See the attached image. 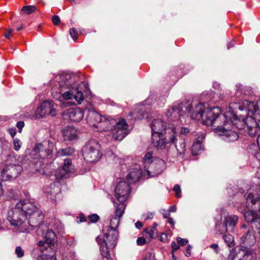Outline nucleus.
<instances>
[{
  "label": "nucleus",
  "mask_w": 260,
  "mask_h": 260,
  "mask_svg": "<svg viewBox=\"0 0 260 260\" xmlns=\"http://www.w3.org/2000/svg\"><path fill=\"white\" fill-rule=\"evenodd\" d=\"M114 204L115 207L114 214L110 220V225L106 227H109L111 230H117L120 218L124 212L125 205L124 203L117 204L115 202H114Z\"/></svg>",
  "instance_id": "2eb2a0df"
},
{
  "label": "nucleus",
  "mask_w": 260,
  "mask_h": 260,
  "mask_svg": "<svg viewBox=\"0 0 260 260\" xmlns=\"http://www.w3.org/2000/svg\"><path fill=\"white\" fill-rule=\"evenodd\" d=\"M174 191L175 192L177 198H179L181 197V188L179 185L176 184L173 188Z\"/></svg>",
  "instance_id": "79ce46f5"
},
{
  "label": "nucleus",
  "mask_w": 260,
  "mask_h": 260,
  "mask_svg": "<svg viewBox=\"0 0 260 260\" xmlns=\"http://www.w3.org/2000/svg\"><path fill=\"white\" fill-rule=\"evenodd\" d=\"M135 226L137 229H140L143 226V223L140 221H137L135 223Z\"/></svg>",
  "instance_id": "bf43d9fd"
},
{
  "label": "nucleus",
  "mask_w": 260,
  "mask_h": 260,
  "mask_svg": "<svg viewBox=\"0 0 260 260\" xmlns=\"http://www.w3.org/2000/svg\"><path fill=\"white\" fill-rule=\"evenodd\" d=\"M152 144L157 149H164L166 148V145L168 143L165 139L163 134L152 135Z\"/></svg>",
  "instance_id": "393cba45"
},
{
  "label": "nucleus",
  "mask_w": 260,
  "mask_h": 260,
  "mask_svg": "<svg viewBox=\"0 0 260 260\" xmlns=\"http://www.w3.org/2000/svg\"><path fill=\"white\" fill-rule=\"evenodd\" d=\"M178 153L180 155H182L184 153L186 150V145L184 142H182L179 144V145L176 146Z\"/></svg>",
  "instance_id": "e433bc0d"
},
{
  "label": "nucleus",
  "mask_w": 260,
  "mask_h": 260,
  "mask_svg": "<svg viewBox=\"0 0 260 260\" xmlns=\"http://www.w3.org/2000/svg\"><path fill=\"white\" fill-rule=\"evenodd\" d=\"M62 115L64 119L79 122L82 119L84 113L80 108H70L64 111Z\"/></svg>",
  "instance_id": "f3484780"
},
{
  "label": "nucleus",
  "mask_w": 260,
  "mask_h": 260,
  "mask_svg": "<svg viewBox=\"0 0 260 260\" xmlns=\"http://www.w3.org/2000/svg\"><path fill=\"white\" fill-rule=\"evenodd\" d=\"M87 121L89 125L97 128L99 131H109L111 128L110 125L115 123V120L102 117L101 114L93 110H88Z\"/></svg>",
  "instance_id": "423d86ee"
},
{
  "label": "nucleus",
  "mask_w": 260,
  "mask_h": 260,
  "mask_svg": "<svg viewBox=\"0 0 260 260\" xmlns=\"http://www.w3.org/2000/svg\"><path fill=\"white\" fill-rule=\"evenodd\" d=\"M205 137V135L202 134L201 135V138L199 137V140H197L193 143L191 149L192 153L193 155H197L203 151V146L201 143V141L199 140V139L203 140Z\"/></svg>",
  "instance_id": "cd10ccee"
},
{
  "label": "nucleus",
  "mask_w": 260,
  "mask_h": 260,
  "mask_svg": "<svg viewBox=\"0 0 260 260\" xmlns=\"http://www.w3.org/2000/svg\"><path fill=\"white\" fill-rule=\"evenodd\" d=\"M70 34L72 38L76 41L78 38V32L77 30L74 28H71L70 29Z\"/></svg>",
  "instance_id": "a19ab883"
},
{
  "label": "nucleus",
  "mask_w": 260,
  "mask_h": 260,
  "mask_svg": "<svg viewBox=\"0 0 260 260\" xmlns=\"http://www.w3.org/2000/svg\"><path fill=\"white\" fill-rule=\"evenodd\" d=\"M186 109L192 119L202 120L203 124L208 126H213L215 132L217 135L223 136L225 141L232 142L238 139L237 133L230 129L234 124L231 118L228 119V116L225 114H215L214 111L216 109V108H209L208 105L205 103L193 102L190 104L188 103Z\"/></svg>",
  "instance_id": "f257e3e1"
},
{
  "label": "nucleus",
  "mask_w": 260,
  "mask_h": 260,
  "mask_svg": "<svg viewBox=\"0 0 260 260\" xmlns=\"http://www.w3.org/2000/svg\"><path fill=\"white\" fill-rule=\"evenodd\" d=\"M142 171L139 166H136L132 169L126 176V180L129 183H134L137 181L142 176Z\"/></svg>",
  "instance_id": "b1692460"
},
{
  "label": "nucleus",
  "mask_w": 260,
  "mask_h": 260,
  "mask_svg": "<svg viewBox=\"0 0 260 260\" xmlns=\"http://www.w3.org/2000/svg\"><path fill=\"white\" fill-rule=\"evenodd\" d=\"M165 168V162L162 159H158L147 170L149 177H154L161 174Z\"/></svg>",
  "instance_id": "a211bd4d"
},
{
  "label": "nucleus",
  "mask_w": 260,
  "mask_h": 260,
  "mask_svg": "<svg viewBox=\"0 0 260 260\" xmlns=\"http://www.w3.org/2000/svg\"><path fill=\"white\" fill-rule=\"evenodd\" d=\"M15 253L18 257H21L24 255V251L20 246H18L16 248Z\"/></svg>",
  "instance_id": "37998d69"
},
{
  "label": "nucleus",
  "mask_w": 260,
  "mask_h": 260,
  "mask_svg": "<svg viewBox=\"0 0 260 260\" xmlns=\"http://www.w3.org/2000/svg\"><path fill=\"white\" fill-rule=\"evenodd\" d=\"M49 114L51 116L56 115V111L53 107V103L52 101L43 102L36 110L35 116L36 118H41Z\"/></svg>",
  "instance_id": "ddd939ff"
},
{
  "label": "nucleus",
  "mask_w": 260,
  "mask_h": 260,
  "mask_svg": "<svg viewBox=\"0 0 260 260\" xmlns=\"http://www.w3.org/2000/svg\"><path fill=\"white\" fill-rule=\"evenodd\" d=\"M131 191L128 182H119L115 188V197L120 203H123L127 199Z\"/></svg>",
  "instance_id": "4468645a"
},
{
  "label": "nucleus",
  "mask_w": 260,
  "mask_h": 260,
  "mask_svg": "<svg viewBox=\"0 0 260 260\" xmlns=\"http://www.w3.org/2000/svg\"><path fill=\"white\" fill-rule=\"evenodd\" d=\"M176 211V207L175 206H172L169 209V212H175Z\"/></svg>",
  "instance_id": "e2e57ef3"
},
{
  "label": "nucleus",
  "mask_w": 260,
  "mask_h": 260,
  "mask_svg": "<svg viewBox=\"0 0 260 260\" xmlns=\"http://www.w3.org/2000/svg\"><path fill=\"white\" fill-rule=\"evenodd\" d=\"M13 31L12 29H9L8 30L7 32L4 34V36L7 38L10 39V36L12 34Z\"/></svg>",
  "instance_id": "6e6d98bb"
},
{
  "label": "nucleus",
  "mask_w": 260,
  "mask_h": 260,
  "mask_svg": "<svg viewBox=\"0 0 260 260\" xmlns=\"http://www.w3.org/2000/svg\"><path fill=\"white\" fill-rule=\"evenodd\" d=\"M169 214H166V213H165V214H163V216H164V217L165 218H168V216H169Z\"/></svg>",
  "instance_id": "774afa93"
},
{
  "label": "nucleus",
  "mask_w": 260,
  "mask_h": 260,
  "mask_svg": "<svg viewBox=\"0 0 260 260\" xmlns=\"http://www.w3.org/2000/svg\"><path fill=\"white\" fill-rule=\"evenodd\" d=\"M22 168L19 165L7 164L2 171H0V176L3 179L11 180L16 178L22 172Z\"/></svg>",
  "instance_id": "f8f14e48"
},
{
  "label": "nucleus",
  "mask_w": 260,
  "mask_h": 260,
  "mask_svg": "<svg viewBox=\"0 0 260 260\" xmlns=\"http://www.w3.org/2000/svg\"><path fill=\"white\" fill-rule=\"evenodd\" d=\"M10 144L5 140H0V156L9 155Z\"/></svg>",
  "instance_id": "c85d7f7f"
},
{
  "label": "nucleus",
  "mask_w": 260,
  "mask_h": 260,
  "mask_svg": "<svg viewBox=\"0 0 260 260\" xmlns=\"http://www.w3.org/2000/svg\"><path fill=\"white\" fill-rule=\"evenodd\" d=\"M163 135L168 143H174L178 136L176 127L172 125H169L167 128L165 129Z\"/></svg>",
  "instance_id": "aec40b11"
},
{
  "label": "nucleus",
  "mask_w": 260,
  "mask_h": 260,
  "mask_svg": "<svg viewBox=\"0 0 260 260\" xmlns=\"http://www.w3.org/2000/svg\"><path fill=\"white\" fill-rule=\"evenodd\" d=\"M55 79L56 84L52 88L53 93H58L66 100L74 98L76 91L75 77L69 74H63L57 76Z\"/></svg>",
  "instance_id": "7ed1b4c3"
},
{
  "label": "nucleus",
  "mask_w": 260,
  "mask_h": 260,
  "mask_svg": "<svg viewBox=\"0 0 260 260\" xmlns=\"http://www.w3.org/2000/svg\"><path fill=\"white\" fill-rule=\"evenodd\" d=\"M189 131L187 127H182L180 130V134L182 135H186L189 133Z\"/></svg>",
  "instance_id": "603ef678"
},
{
  "label": "nucleus",
  "mask_w": 260,
  "mask_h": 260,
  "mask_svg": "<svg viewBox=\"0 0 260 260\" xmlns=\"http://www.w3.org/2000/svg\"><path fill=\"white\" fill-rule=\"evenodd\" d=\"M237 220L238 217L236 215L226 216L221 222L216 223V231L220 234H224L228 231V226L231 231H233Z\"/></svg>",
  "instance_id": "9d476101"
},
{
  "label": "nucleus",
  "mask_w": 260,
  "mask_h": 260,
  "mask_svg": "<svg viewBox=\"0 0 260 260\" xmlns=\"http://www.w3.org/2000/svg\"><path fill=\"white\" fill-rule=\"evenodd\" d=\"M36 165L37 166H41L42 165H43V161L39 160L36 162Z\"/></svg>",
  "instance_id": "0e129e2a"
},
{
  "label": "nucleus",
  "mask_w": 260,
  "mask_h": 260,
  "mask_svg": "<svg viewBox=\"0 0 260 260\" xmlns=\"http://www.w3.org/2000/svg\"><path fill=\"white\" fill-rule=\"evenodd\" d=\"M182 114V105L179 104L169 109L167 112L166 115L171 120H176L181 118Z\"/></svg>",
  "instance_id": "6ab92c4d"
},
{
  "label": "nucleus",
  "mask_w": 260,
  "mask_h": 260,
  "mask_svg": "<svg viewBox=\"0 0 260 260\" xmlns=\"http://www.w3.org/2000/svg\"><path fill=\"white\" fill-rule=\"evenodd\" d=\"M74 149L71 147H67L64 149H60L57 152V156L58 157H61L67 155H70L74 153Z\"/></svg>",
  "instance_id": "2f4dec72"
},
{
  "label": "nucleus",
  "mask_w": 260,
  "mask_h": 260,
  "mask_svg": "<svg viewBox=\"0 0 260 260\" xmlns=\"http://www.w3.org/2000/svg\"><path fill=\"white\" fill-rule=\"evenodd\" d=\"M29 196L26 195V199L20 200L8 212L7 219L16 232H28L32 227L38 226L43 220V214L36 206L34 200L30 199Z\"/></svg>",
  "instance_id": "f03ea898"
},
{
  "label": "nucleus",
  "mask_w": 260,
  "mask_h": 260,
  "mask_svg": "<svg viewBox=\"0 0 260 260\" xmlns=\"http://www.w3.org/2000/svg\"><path fill=\"white\" fill-rule=\"evenodd\" d=\"M55 237V234L52 230H48L47 232L45 240L49 246V251L51 254H47V253H44L40 254L38 256L37 260H56L55 256V250L53 248Z\"/></svg>",
  "instance_id": "1a4fd4ad"
},
{
  "label": "nucleus",
  "mask_w": 260,
  "mask_h": 260,
  "mask_svg": "<svg viewBox=\"0 0 260 260\" xmlns=\"http://www.w3.org/2000/svg\"><path fill=\"white\" fill-rule=\"evenodd\" d=\"M256 255L255 252L252 250H246L243 254L242 257L239 260H256Z\"/></svg>",
  "instance_id": "7c9ffc66"
},
{
  "label": "nucleus",
  "mask_w": 260,
  "mask_h": 260,
  "mask_svg": "<svg viewBox=\"0 0 260 260\" xmlns=\"http://www.w3.org/2000/svg\"><path fill=\"white\" fill-rule=\"evenodd\" d=\"M137 243L139 245H143L145 244L146 240L144 238L139 237L137 240Z\"/></svg>",
  "instance_id": "09e8293b"
},
{
  "label": "nucleus",
  "mask_w": 260,
  "mask_h": 260,
  "mask_svg": "<svg viewBox=\"0 0 260 260\" xmlns=\"http://www.w3.org/2000/svg\"><path fill=\"white\" fill-rule=\"evenodd\" d=\"M63 136L64 140H73L77 137V131L74 128L67 127L62 131Z\"/></svg>",
  "instance_id": "bb28decb"
},
{
  "label": "nucleus",
  "mask_w": 260,
  "mask_h": 260,
  "mask_svg": "<svg viewBox=\"0 0 260 260\" xmlns=\"http://www.w3.org/2000/svg\"><path fill=\"white\" fill-rule=\"evenodd\" d=\"M36 9V7L34 5H29L23 7L21 11H24L27 14H30L31 13L34 12Z\"/></svg>",
  "instance_id": "4c0bfd02"
},
{
  "label": "nucleus",
  "mask_w": 260,
  "mask_h": 260,
  "mask_svg": "<svg viewBox=\"0 0 260 260\" xmlns=\"http://www.w3.org/2000/svg\"><path fill=\"white\" fill-rule=\"evenodd\" d=\"M210 247L214 250L216 253H218V245L217 244H211Z\"/></svg>",
  "instance_id": "5fc2aeb1"
},
{
  "label": "nucleus",
  "mask_w": 260,
  "mask_h": 260,
  "mask_svg": "<svg viewBox=\"0 0 260 260\" xmlns=\"http://www.w3.org/2000/svg\"><path fill=\"white\" fill-rule=\"evenodd\" d=\"M171 247L172 248L171 252H174L175 251L179 249L180 246L178 244H177L175 242H172L171 243Z\"/></svg>",
  "instance_id": "49530a36"
},
{
  "label": "nucleus",
  "mask_w": 260,
  "mask_h": 260,
  "mask_svg": "<svg viewBox=\"0 0 260 260\" xmlns=\"http://www.w3.org/2000/svg\"><path fill=\"white\" fill-rule=\"evenodd\" d=\"M167 235L165 233H162L161 235L160 239L161 241H165L166 240V239H167Z\"/></svg>",
  "instance_id": "052dcab7"
},
{
  "label": "nucleus",
  "mask_w": 260,
  "mask_h": 260,
  "mask_svg": "<svg viewBox=\"0 0 260 260\" xmlns=\"http://www.w3.org/2000/svg\"><path fill=\"white\" fill-rule=\"evenodd\" d=\"M104 238L100 236L96 238V242L100 245L101 254L107 259L110 257V252L116 246L118 237V230L110 229L105 227L103 229Z\"/></svg>",
  "instance_id": "39448f33"
},
{
  "label": "nucleus",
  "mask_w": 260,
  "mask_h": 260,
  "mask_svg": "<svg viewBox=\"0 0 260 260\" xmlns=\"http://www.w3.org/2000/svg\"><path fill=\"white\" fill-rule=\"evenodd\" d=\"M51 187L54 190L53 191H50V193L51 195L52 194H56L57 191H58V187H56L54 184L51 185Z\"/></svg>",
  "instance_id": "864d4df0"
},
{
  "label": "nucleus",
  "mask_w": 260,
  "mask_h": 260,
  "mask_svg": "<svg viewBox=\"0 0 260 260\" xmlns=\"http://www.w3.org/2000/svg\"><path fill=\"white\" fill-rule=\"evenodd\" d=\"M9 134H10V135L12 137H14L15 136V134H16V131L13 128H10L9 129Z\"/></svg>",
  "instance_id": "4d7b16f0"
},
{
  "label": "nucleus",
  "mask_w": 260,
  "mask_h": 260,
  "mask_svg": "<svg viewBox=\"0 0 260 260\" xmlns=\"http://www.w3.org/2000/svg\"><path fill=\"white\" fill-rule=\"evenodd\" d=\"M152 154L150 152L146 153L143 158L142 161L144 165V169L146 172L148 167L149 168L151 166V165L152 164Z\"/></svg>",
  "instance_id": "c756f323"
},
{
  "label": "nucleus",
  "mask_w": 260,
  "mask_h": 260,
  "mask_svg": "<svg viewBox=\"0 0 260 260\" xmlns=\"http://www.w3.org/2000/svg\"><path fill=\"white\" fill-rule=\"evenodd\" d=\"M23 28V25L22 24H21L20 27L17 28V30L19 31V30H21V29H22Z\"/></svg>",
  "instance_id": "338daca9"
},
{
  "label": "nucleus",
  "mask_w": 260,
  "mask_h": 260,
  "mask_svg": "<svg viewBox=\"0 0 260 260\" xmlns=\"http://www.w3.org/2000/svg\"><path fill=\"white\" fill-rule=\"evenodd\" d=\"M166 124L160 119L154 120L151 124L152 135H162L165 129L167 128Z\"/></svg>",
  "instance_id": "412c9836"
},
{
  "label": "nucleus",
  "mask_w": 260,
  "mask_h": 260,
  "mask_svg": "<svg viewBox=\"0 0 260 260\" xmlns=\"http://www.w3.org/2000/svg\"><path fill=\"white\" fill-rule=\"evenodd\" d=\"M13 143L14 145V149L16 151L19 150L21 146V142L20 140L17 138H15L13 140Z\"/></svg>",
  "instance_id": "58836bf2"
},
{
  "label": "nucleus",
  "mask_w": 260,
  "mask_h": 260,
  "mask_svg": "<svg viewBox=\"0 0 260 260\" xmlns=\"http://www.w3.org/2000/svg\"><path fill=\"white\" fill-rule=\"evenodd\" d=\"M174 252H171L172 255V260H177V258L174 255Z\"/></svg>",
  "instance_id": "69168bd1"
},
{
  "label": "nucleus",
  "mask_w": 260,
  "mask_h": 260,
  "mask_svg": "<svg viewBox=\"0 0 260 260\" xmlns=\"http://www.w3.org/2000/svg\"><path fill=\"white\" fill-rule=\"evenodd\" d=\"M153 212H147L142 215V219L144 220L152 219L153 218Z\"/></svg>",
  "instance_id": "ea45409f"
},
{
  "label": "nucleus",
  "mask_w": 260,
  "mask_h": 260,
  "mask_svg": "<svg viewBox=\"0 0 260 260\" xmlns=\"http://www.w3.org/2000/svg\"><path fill=\"white\" fill-rule=\"evenodd\" d=\"M88 219L92 222H96L99 219V216L97 214H93L88 216Z\"/></svg>",
  "instance_id": "c03bdc74"
},
{
  "label": "nucleus",
  "mask_w": 260,
  "mask_h": 260,
  "mask_svg": "<svg viewBox=\"0 0 260 260\" xmlns=\"http://www.w3.org/2000/svg\"><path fill=\"white\" fill-rule=\"evenodd\" d=\"M99 143L94 140L89 141L82 149L84 159L89 163H93L99 160L102 154Z\"/></svg>",
  "instance_id": "0eeeda50"
},
{
  "label": "nucleus",
  "mask_w": 260,
  "mask_h": 260,
  "mask_svg": "<svg viewBox=\"0 0 260 260\" xmlns=\"http://www.w3.org/2000/svg\"><path fill=\"white\" fill-rule=\"evenodd\" d=\"M168 222L170 224L172 225L173 226L175 224V221H174L173 219L171 217H169L168 219Z\"/></svg>",
  "instance_id": "680f3d73"
},
{
  "label": "nucleus",
  "mask_w": 260,
  "mask_h": 260,
  "mask_svg": "<svg viewBox=\"0 0 260 260\" xmlns=\"http://www.w3.org/2000/svg\"><path fill=\"white\" fill-rule=\"evenodd\" d=\"M145 232L151 239L154 238L157 234V230L155 227H148L145 230Z\"/></svg>",
  "instance_id": "72a5a7b5"
},
{
  "label": "nucleus",
  "mask_w": 260,
  "mask_h": 260,
  "mask_svg": "<svg viewBox=\"0 0 260 260\" xmlns=\"http://www.w3.org/2000/svg\"><path fill=\"white\" fill-rule=\"evenodd\" d=\"M60 171V177L66 178L70 174H73L75 172L74 167L72 163V161L69 158H66L64 160Z\"/></svg>",
  "instance_id": "5701e85b"
},
{
  "label": "nucleus",
  "mask_w": 260,
  "mask_h": 260,
  "mask_svg": "<svg viewBox=\"0 0 260 260\" xmlns=\"http://www.w3.org/2000/svg\"><path fill=\"white\" fill-rule=\"evenodd\" d=\"M246 200V205L247 207L251 204L252 209L258 210L260 212V200L258 197H255L253 193L248 192L245 195Z\"/></svg>",
  "instance_id": "4be33fe9"
},
{
  "label": "nucleus",
  "mask_w": 260,
  "mask_h": 260,
  "mask_svg": "<svg viewBox=\"0 0 260 260\" xmlns=\"http://www.w3.org/2000/svg\"><path fill=\"white\" fill-rule=\"evenodd\" d=\"M112 125H110L111 129L112 126L116 124L114 128L112 129L113 138L118 141L122 140L128 134L127 133V126L126 121L123 119H120L118 122H116Z\"/></svg>",
  "instance_id": "9b49d317"
},
{
  "label": "nucleus",
  "mask_w": 260,
  "mask_h": 260,
  "mask_svg": "<svg viewBox=\"0 0 260 260\" xmlns=\"http://www.w3.org/2000/svg\"><path fill=\"white\" fill-rule=\"evenodd\" d=\"M38 245L40 247V251L42 253V254L47 253V254H51L49 251V246L46 243V240L45 241H40L38 243Z\"/></svg>",
  "instance_id": "473e14b6"
},
{
  "label": "nucleus",
  "mask_w": 260,
  "mask_h": 260,
  "mask_svg": "<svg viewBox=\"0 0 260 260\" xmlns=\"http://www.w3.org/2000/svg\"><path fill=\"white\" fill-rule=\"evenodd\" d=\"M54 144L51 141H45L42 143L38 144L34 150L35 154H37V158L43 159H50L52 157Z\"/></svg>",
  "instance_id": "6e6552de"
},
{
  "label": "nucleus",
  "mask_w": 260,
  "mask_h": 260,
  "mask_svg": "<svg viewBox=\"0 0 260 260\" xmlns=\"http://www.w3.org/2000/svg\"><path fill=\"white\" fill-rule=\"evenodd\" d=\"M176 240L178 244L181 246L185 245L188 242V240L187 239H182L180 237H177Z\"/></svg>",
  "instance_id": "a18cd8bd"
},
{
  "label": "nucleus",
  "mask_w": 260,
  "mask_h": 260,
  "mask_svg": "<svg viewBox=\"0 0 260 260\" xmlns=\"http://www.w3.org/2000/svg\"><path fill=\"white\" fill-rule=\"evenodd\" d=\"M191 246L190 245H188L187 246L185 251V255L188 257L190 256L191 254Z\"/></svg>",
  "instance_id": "3c124183"
},
{
  "label": "nucleus",
  "mask_w": 260,
  "mask_h": 260,
  "mask_svg": "<svg viewBox=\"0 0 260 260\" xmlns=\"http://www.w3.org/2000/svg\"><path fill=\"white\" fill-rule=\"evenodd\" d=\"M244 217L247 222H251V228L253 231L260 235V216L250 210L245 212Z\"/></svg>",
  "instance_id": "dca6fc26"
},
{
  "label": "nucleus",
  "mask_w": 260,
  "mask_h": 260,
  "mask_svg": "<svg viewBox=\"0 0 260 260\" xmlns=\"http://www.w3.org/2000/svg\"><path fill=\"white\" fill-rule=\"evenodd\" d=\"M24 122L22 121H18L17 123V127H18L19 129V132H21L22 128L24 127Z\"/></svg>",
  "instance_id": "8fccbe9b"
},
{
  "label": "nucleus",
  "mask_w": 260,
  "mask_h": 260,
  "mask_svg": "<svg viewBox=\"0 0 260 260\" xmlns=\"http://www.w3.org/2000/svg\"><path fill=\"white\" fill-rule=\"evenodd\" d=\"M223 238L225 243L229 247H232L234 246V238L231 235H225L223 236Z\"/></svg>",
  "instance_id": "f704fd0d"
},
{
  "label": "nucleus",
  "mask_w": 260,
  "mask_h": 260,
  "mask_svg": "<svg viewBox=\"0 0 260 260\" xmlns=\"http://www.w3.org/2000/svg\"><path fill=\"white\" fill-rule=\"evenodd\" d=\"M52 22L55 25H58L60 23V18L57 15H54L52 17Z\"/></svg>",
  "instance_id": "de8ad7c7"
},
{
  "label": "nucleus",
  "mask_w": 260,
  "mask_h": 260,
  "mask_svg": "<svg viewBox=\"0 0 260 260\" xmlns=\"http://www.w3.org/2000/svg\"><path fill=\"white\" fill-rule=\"evenodd\" d=\"M249 112L252 115L247 116L245 121H244L245 129L250 136L255 135L258 131L260 130V100L256 104L253 102H251L248 105ZM257 143L260 150V135L257 138Z\"/></svg>",
  "instance_id": "20e7f679"
},
{
  "label": "nucleus",
  "mask_w": 260,
  "mask_h": 260,
  "mask_svg": "<svg viewBox=\"0 0 260 260\" xmlns=\"http://www.w3.org/2000/svg\"><path fill=\"white\" fill-rule=\"evenodd\" d=\"M236 90L237 91H241L242 93H243V92L242 91V85L240 84H237L236 85Z\"/></svg>",
  "instance_id": "13d9d810"
},
{
  "label": "nucleus",
  "mask_w": 260,
  "mask_h": 260,
  "mask_svg": "<svg viewBox=\"0 0 260 260\" xmlns=\"http://www.w3.org/2000/svg\"><path fill=\"white\" fill-rule=\"evenodd\" d=\"M241 240L242 244L246 245L247 246H250L254 243L255 238L253 232L248 230V231H246V233L241 237Z\"/></svg>",
  "instance_id": "a878e982"
},
{
  "label": "nucleus",
  "mask_w": 260,
  "mask_h": 260,
  "mask_svg": "<svg viewBox=\"0 0 260 260\" xmlns=\"http://www.w3.org/2000/svg\"><path fill=\"white\" fill-rule=\"evenodd\" d=\"M74 98L77 102L78 104H80L84 100L83 94L82 92L78 91L76 89Z\"/></svg>",
  "instance_id": "c9c22d12"
}]
</instances>
